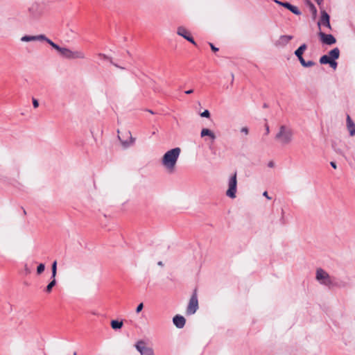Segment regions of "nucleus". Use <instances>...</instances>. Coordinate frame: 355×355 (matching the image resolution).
<instances>
[{"instance_id":"obj_22","label":"nucleus","mask_w":355,"mask_h":355,"mask_svg":"<svg viewBox=\"0 0 355 355\" xmlns=\"http://www.w3.org/2000/svg\"><path fill=\"white\" fill-rule=\"evenodd\" d=\"M307 49V46L306 44H302L300 46L298 47L295 51V55L296 57L302 56L304 51Z\"/></svg>"},{"instance_id":"obj_37","label":"nucleus","mask_w":355,"mask_h":355,"mask_svg":"<svg viewBox=\"0 0 355 355\" xmlns=\"http://www.w3.org/2000/svg\"><path fill=\"white\" fill-rule=\"evenodd\" d=\"M209 46L213 51L216 52L218 51V48L216 47L213 44L209 43Z\"/></svg>"},{"instance_id":"obj_2","label":"nucleus","mask_w":355,"mask_h":355,"mask_svg":"<svg viewBox=\"0 0 355 355\" xmlns=\"http://www.w3.org/2000/svg\"><path fill=\"white\" fill-rule=\"evenodd\" d=\"M275 139L282 146L288 145L293 140V131L291 128L284 125H281L275 135Z\"/></svg>"},{"instance_id":"obj_29","label":"nucleus","mask_w":355,"mask_h":355,"mask_svg":"<svg viewBox=\"0 0 355 355\" xmlns=\"http://www.w3.org/2000/svg\"><path fill=\"white\" fill-rule=\"evenodd\" d=\"M329 64L334 70L337 68V62L335 61V60H331Z\"/></svg>"},{"instance_id":"obj_1","label":"nucleus","mask_w":355,"mask_h":355,"mask_svg":"<svg viewBox=\"0 0 355 355\" xmlns=\"http://www.w3.org/2000/svg\"><path fill=\"white\" fill-rule=\"evenodd\" d=\"M180 148H174L168 150L163 156L162 164L169 171H173L180 156Z\"/></svg>"},{"instance_id":"obj_21","label":"nucleus","mask_w":355,"mask_h":355,"mask_svg":"<svg viewBox=\"0 0 355 355\" xmlns=\"http://www.w3.org/2000/svg\"><path fill=\"white\" fill-rule=\"evenodd\" d=\"M331 60H337L339 58L340 55V50L338 48L336 47L333 49H331L329 52V55Z\"/></svg>"},{"instance_id":"obj_23","label":"nucleus","mask_w":355,"mask_h":355,"mask_svg":"<svg viewBox=\"0 0 355 355\" xmlns=\"http://www.w3.org/2000/svg\"><path fill=\"white\" fill-rule=\"evenodd\" d=\"M122 326H123L122 321H119V320H116L111 321V327L113 329H119L122 327Z\"/></svg>"},{"instance_id":"obj_10","label":"nucleus","mask_w":355,"mask_h":355,"mask_svg":"<svg viewBox=\"0 0 355 355\" xmlns=\"http://www.w3.org/2000/svg\"><path fill=\"white\" fill-rule=\"evenodd\" d=\"M135 348L141 355H155L153 349L151 347L146 346L144 341L139 340L135 344Z\"/></svg>"},{"instance_id":"obj_24","label":"nucleus","mask_w":355,"mask_h":355,"mask_svg":"<svg viewBox=\"0 0 355 355\" xmlns=\"http://www.w3.org/2000/svg\"><path fill=\"white\" fill-rule=\"evenodd\" d=\"M51 282L47 285L45 291L48 293L51 292L52 288L56 284L55 277H51Z\"/></svg>"},{"instance_id":"obj_34","label":"nucleus","mask_w":355,"mask_h":355,"mask_svg":"<svg viewBox=\"0 0 355 355\" xmlns=\"http://www.w3.org/2000/svg\"><path fill=\"white\" fill-rule=\"evenodd\" d=\"M300 61V62L301 63V64L304 67L305 63H306V60L303 58V56H301V57H297Z\"/></svg>"},{"instance_id":"obj_4","label":"nucleus","mask_w":355,"mask_h":355,"mask_svg":"<svg viewBox=\"0 0 355 355\" xmlns=\"http://www.w3.org/2000/svg\"><path fill=\"white\" fill-rule=\"evenodd\" d=\"M43 14V6L38 1L33 2L28 8V15L31 19H38Z\"/></svg>"},{"instance_id":"obj_14","label":"nucleus","mask_w":355,"mask_h":355,"mask_svg":"<svg viewBox=\"0 0 355 355\" xmlns=\"http://www.w3.org/2000/svg\"><path fill=\"white\" fill-rule=\"evenodd\" d=\"M177 34L180 36H182L191 44L196 45V43L193 38L191 37L190 33L184 26H179L177 28Z\"/></svg>"},{"instance_id":"obj_8","label":"nucleus","mask_w":355,"mask_h":355,"mask_svg":"<svg viewBox=\"0 0 355 355\" xmlns=\"http://www.w3.org/2000/svg\"><path fill=\"white\" fill-rule=\"evenodd\" d=\"M318 26L320 29L321 26H323L329 30H331L330 17L329 14L323 9L320 10V17L318 21Z\"/></svg>"},{"instance_id":"obj_33","label":"nucleus","mask_w":355,"mask_h":355,"mask_svg":"<svg viewBox=\"0 0 355 355\" xmlns=\"http://www.w3.org/2000/svg\"><path fill=\"white\" fill-rule=\"evenodd\" d=\"M241 132L243 134H245V135H247L249 132V130H248V128L247 127H243L241 129Z\"/></svg>"},{"instance_id":"obj_38","label":"nucleus","mask_w":355,"mask_h":355,"mask_svg":"<svg viewBox=\"0 0 355 355\" xmlns=\"http://www.w3.org/2000/svg\"><path fill=\"white\" fill-rule=\"evenodd\" d=\"M265 130H266L265 135H268L270 132V128H269V126L268 124L265 125Z\"/></svg>"},{"instance_id":"obj_26","label":"nucleus","mask_w":355,"mask_h":355,"mask_svg":"<svg viewBox=\"0 0 355 355\" xmlns=\"http://www.w3.org/2000/svg\"><path fill=\"white\" fill-rule=\"evenodd\" d=\"M51 270H52L51 277H55L56 272H57V261H55L53 263L52 266H51Z\"/></svg>"},{"instance_id":"obj_6","label":"nucleus","mask_w":355,"mask_h":355,"mask_svg":"<svg viewBox=\"0 0 355 355\" xmlns=\"http://www.w3.org/2000/svg\"><path fill=\"white\" fill-rule=\"evenodd\" d=\"M198 309V300L197 295V291L195 290L189 300L187 308V315H193L194 314L197 310Z\"/></svg>"},{"instance_id":"obj_36","label":"nucleus","mask_w":355,"mask_h":355,"mask_svg":"<svg viewBox=\"0 0 355 355\" xmlns=\"http://www.w3.org/2000/svg\"><path fill=\"white\" fill-rule=\"evenodd\" d=\"M33 105L35 108L39 106V102L36 98H33Z\"/></svg>"},{"instance_id":"obj_18","label":"nucleus","mask_w":355,"mask_h":355,"mask_svg":"<svg viewBox=\"0 0 355 355\" xmlns=\"http://www.w3.org/2000/svg\"><path fill=\"white\" fill-rule=\"evenodd\" d=\"M205 136L209 137V138L212 141H214L216 139V135L214 133V132H212L211 130H209L208 128H203V129H202V130L200 132V137H204Z\"/></svg>"},{"instance_id":"obj_3","label":"nucleus","mask_w":355,"mask_h":355,"mask_svg":"<svg viewBox=\"0 0 355 355\" xmlns=\"http://www.w3.org/2000/svg\"><path fill=\"white\" fill-rule=\"evenodd\" d=\"M315 279L321 284L329 288H332L334 277H331L322 268H318L315 272Z\"/></svg>"},{"instance_id":"obj_41","label":"nucleus","mask_w":355,"mask_h":355,"mask_svg":"<svg viewBox=\"0 0 355 355\" xmlns=\"http://www.w3.org/2000/svg\"><path fill=\"white\" fill-rule=\"evenodd\" d=\"M263 196H265L266 198H267L268 200L271 199L270 197H269L268 194V192L267 191H264L263 193Z\"/></svg>"},{"instance_id":"obj_43","label":"nucleus","mask_w":355,"mask_h":355,"mask_svg":"<svg viewBox=\"0 0 355 355\" xmlns=\"http://www.w3.org/2000/svg\"><path fill=\"white\" fill-rule=\"evenodd\" d=\"M330 164L334 168H336V164L335 162H331Z\"/></svg>"},{"instance_id":"obj_32","label":"nucleus","mask_w":355,"mask_h":355,"mask_svg":"<svg viewBox=\"0 0 355 355\" xmlns=\"http://www.w3.org/2000/svg\"><path fill=\"white\" fill-rule=\"evenodd\" d=\"M143 308H144V304H143V303H140V304L137 306V309H136V313H139V312H141V310L143 309Z\"/></svg>"},{"instance_id":"obj_27","label":"nucleus","mask_w":355,"mask_h":355,"mask_svg":"<svg viewBox=\"0 0 355 355\" xmlns=\"http://www.w3.org/2000/svg\"><path fill=\"white\" fill-rule=\"evenodd\" d=\"M45 269V266L44 263H40L37 268V274H41L44 272Z\"/></svg>"},{"instance_id":"obj_19","label":"nucleus","mask_w":355,"mask_h":355,"mask_svg":"<svg viewBox=\"0 0 355 355\" xmlns=\"http://www.w3.org/2000/svg\"><path fill=\"white\" fill-rule=\"evenodd\" d=\"M85 53L83 51H71V59H85Z\"/></svg>"},{"instance_id":"obj_17","label":"nucleus","mask_w":355,"mask_h":355,"mask_svg":"<svg viewBox=\"0 0 355 355\" xmlns=\"http://www.w3.org/2000/svg\"><path fill=\"white\" fill-rule=\"evenodd\" d=\"M282 6L286 8L295 15H300L301 14L299 8L297 6L291 4L290 3L284 2V3H282Z\"/></svg>"},{"instance_id":"obj_39","label":"nucleus","mask_w":355,"mask_h":355,"mask_svg":"<svg viewBox=\"0 0 355 355\" xmlns=\"http://www.w3.org/2000/svg\"><path fill=\"white\" fill-rule=\"evenodd\" d=\"M98 57H99L100 58H101V59H105H105H108V58H107L105 55L102 54V53H99V54H98Z\"/></svg>"},{"instance_id":"obj_11","label":"nucleus","mask_w":355,"mask_h":355,"mask_svg":"<svg viewBox=\"0 0 355 355\" xmlns=\"http://www.w3.org/2000/svg\"><path fill=\"white\" fill-rule=\"evenodd\" d=\"M293 38V35H282L279 36V37L275 41L274 45L275 47L278 49H282L287 46V44L292 40Z\"/></svg>"},{"instance_id":"obj_13","label":"nucleus","mask_w":355,"mask_h":355,"mask_svg":"<svg viewBox=\"0 0 355 355\" xmlns=\"http://www.w3.org/2000/svg\"><path fill=\"white\" fill-rule=\"evenodd\" d=\"M318 36L320 42L324 44L332 45L336 42L335 37L331 34H326L320 31L318 32Z\"/></svg>"},{"instance_id":"obj_25","label":"nucleus","mask_w":355,"mask_h":355,"mask_svg":"<svg viewBox=\"0 0 355 355\" xmlns=\"http://www.w3.org/2000/svg\"><path fill=\"white\" fill-rule=\"evenodd\" d=\"M330 61V57L327 55H324L320 58V63L321 64H329Z\"/></svg>"},{"instance_id":"obj_5","label":"nucleus","mask_w":355,"mask_h":355,"mask_svg":"<svg viewBox=\"0 0 355 355\" xmlns=\"http://www.w3.org/2000/svg\"><path fill=\"white\" fill-rule=\"evenodd\" d=\"M236 173L232 174L228 180V189L226 191V196L232 199L236 198L237 191Z\"/></svg>"},{"instance_id":"obj_7","label":"nucleus","mask_w":355,"mask_h":355,"mask_svg":"<svg viewBox=\"0 0 355 355\" xmlns=\"http://www.w3.org/2000/svg\"><path fill=\"white\" fill-rule=\"evenodd\" d=\"M118 137L124 148L130 147L135 142V138L132 136L130 131L125 132L122 136L119 135Z\"/></svg>"},{"instance_id":"obj_44","label":"nucleus","mask_w":355,"mask_h":355,"mask_svg":"<svg viewBox=\"0 0 355 355\" xmlns=\"http://www.w3.org/2000/svg\"><path fill=\"white\" fill-rule=\"evenodd\" d=\"M315 1H316V3H317L319 6H320V5L322 3V2H323V0H315Z\"/></svg>"},{"instance_id":"obj_46","label":"nucleus","mask_w":355,"mask_h":355,"mask_svg":"<svg viewBox=\"0 0 355 355\" xmlns=\"http://www.w3.org/2000/svg\"><path fill=\"white\" fill-rule=\"evenodd\" d=\"M158 265H159V266H162V261H159V262H158Z\"/></svg>"},{"instance_id":"obj_16","label":"nucleus","mask_w":355,"mask_h":355,"mask_svg":"<svg viewBox=\"0 0 355 355\" xmlns=\"http://www.w3.org/2000/svg\"><path fill=\"white\" fill-rule=\"evenodd\" d=\"M347 122V128L349 132L350 136H354L355 135V123L349 116V115L347 116L346 119Z\"/></svg>"},{"instance_id":"obj_42","label":"nucleus","mask_w":355,"mask_h":355,"mask_svg":"<svg viewBox=\"0 0 355 355\" xmlns=\"http://www.w3.org/2000/svg\"><path fill=\"white\" fill-rule=\"evenodd\" d=\"M193 92V89H189V90H187L185 91V94H191Z\"/></svg>"},{"instance_id":"obj_30","label":"nucleus","mask_w":355,"mask_h":355,"mask_svg":"<svg viewBox=\"0 0 355 355\" xmlns=\"http://www.w3.org/2000/svg\"><path fill=\"white\" fill-rule=\"evenodd\" d=\"M200 116H201L202 117L209 118V117L210 116V113H209V110H205V111H203V112L200 114Z\"/></svg>"},{"instance_id":"obj_28","label":"nucleus","mask_w":355,"mask_h":355,"mask_svg":"<svg viewBox=\"0 0 355 355\" xmlns=\"http://www.w3.org/2000/svg\"><path fill=\"white\" fill-rule=\"evenodd\" d=\"M309 4L310 6V9H311V12H313V15H316L317 9H316L315 6L310 1H309Z\"/></svg>"},{"instance_id":"obj_15","label":"nucleus","mask_w":355,"mask_h":355,"mask_svg":"<svg viewBox=\"0 0 355 355\" xmlns=\"http://www.w3.org/2000/svg\"><path fill=\"white\" fill-rule=\"evenodd\" d=\"M173 322L177 328L182 329L185 325L186 320L183 316L180 315H176L173 318Z\"/></svg>"},{"instance_id":"obj_35","label":"nucleus","mask_w":355,"mask_h":355,"mask_svg":"<svg viewBox=\"0 0 355 355\" xmlns=\"http://www.w3.org/2000/svg\"><path fill=\"white\" fill-rule=\"evenodd\" d=\"M300 61V62L301 63V64L304 67L305 63H306V60L303 58V56H301V57H297Z\"/></svg>"},{"instance_id":"obj_45","label":"nucleus","mask_w":355,"mask_h":355,"mask_svg":"<svg viewBox=\"0 0 355 355\" xmlns=\"http://www.w3.org/2000/svg\"><path fill=\"white\" fill-rule=\"evenodd\" d=\"M275 1L277 3H278V4H279V5H282V3H284V2H281V1H277V0H275Z\"/></svg>"},{"instance_id":"obj_47","label":"nucleus","mask_w":355,"mask_h":355,"mask_svg":"<svg viewBox=\"0 0 355 355\" xmlns=\"http://www.w3.org/2000/svg\"><path fill=\"white\" fill-rule=\"evenodd\" d=\"M73 355H76V353L75 352Z\"/></svg>"},{"instance_id":"obj_31","label":"nucleus","mask_w":355,"mask_h":355,"mask_svg":"<svg viewBox=\"0 0 355 355\" xmlns=\"http://www.w3.org/2000/svg\"><path fill=\"white\" fill-rule=\"evenodd\" d=\"M315 65V62L312 60L306 61V63L304 64V67H311Z\"/></svg>"},{"instance_id":"obj_12","label":"nucleus","mask_w":355,"mask_h":355,"mask_svg":"<svg viewBox=\"0 0 355 355\" xmlns=\"http://www.w3.org/2000/svg\"><path fill=\"white\" fill-rule=\"evenodd\" d=\"M49 44H50L53 49L57 50L62 57L67 58V59H71V50H70L69 49L64 48V47H60L59 45L54 43L51 40H50Z\"/></svg>"},{"instance_id":"obj_9","label":"nucleus","mask_w":355,"mask_h":355,"mask_svg":"<svg viewBox=\"0 0 355 355\" xmlns=\"http://www.w3.org/2000/svg\"><path fill=\"white\" fill-rule=\"evenodd\" d=\"M20 40L24 42H35V41L46 42L48 44L50 42V39H49L45 35H43V34H40V35H24L21 37Z\"/></svg>"},{"instance_id":"obj_40","label":"nucleus","mask_w":355,"mask_h":355,"mask_svg":"<svg viewBox=\"0 0 355 355\" xmlns=\"http://www.w3.org/2000/svg\"><path fill=\"white\" fill-rule=\"evenodd\" d=\"M275 166V163L272 161H270L268 163V166L270 168H272Z\"/></svg>"},{"instance_id":"obj_20","label":"nucleus","mask_w":355,"mask_h":355,"mask_svg":"<svg viewBox=\"0 0 355 355\" xmlns=\"http://www.w3.org/2000/svg\"><path fill=\"white\" fill-rule=\"evenodd\" d=\"M347 285V283L345 281L338 279L335 277H334L333 279V284H332V288H345Z\"/></svg>"}]
</instances>
